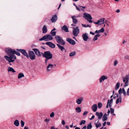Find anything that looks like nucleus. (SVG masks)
<instances>
[{
	"instance_id": "f257e3e1",
	"label": "nucleus",
	"mask_w": 129,
	"mask_h": 129,
	"mask_svg": "<svg viewBox=\"0 0 129 129\" xmlns=\"http://www.w3.org/2000/svg\"><path fill=\"white\" fill-rule=\"evenodd\" d=\"M43 57L46 58V61H48L49 59H51L53 55L49 51L44 52V53H41Z\"/></svg>"
},
{
	"instance_id": "f03ea898",
	"label": "nucleus",
	"mask_w": 129,
	"mask_h": 129,
	"mask_svg": "<svg viewBox=\"0 0 129 129\" xmlns=\"http://www.w3.org/2000/svg\"><path fill=\"white\" fill-rule=\"evenodd\" d=\"M53 39V37L52 36L49 34H47L40 39L39 41L44 40L45 41H48L52 40Z\"/></svg>"
},
{
	"instance_id": "7ed1b4c3",
	"label": "nucleus",
	"mask_w": 129,
	"mask_h": 129,
	"mask_svg": "<svg viewBox=\"0 0 129 129\" xmlns=\"http://www.w3.org/2000/svg\"><path fill=\"white\" fill-rule=\"evenodd\" d=\"M12 56V57L11 56H10V57H9V56L7 55H5L4 56L5 58L9 62V64L10 65H12L11 62H14L15 61V60L16 59V56L13 55Z\"/></svg>"
},
{
	"instance_id": "20e7f679",
	"label": "nucleus",
	"mask_w": 129,
	"mask_h": 129,
	"mask_svg": "<svg viewBox=\"0 0 129 129\" xmlns=\"http://www.w3.org/2000/svg\"><path fill=\"white\" fill-rule=\"evenodd\" d=\"M55 39L57 42L59 44L61 45H64L65 44V42L63 40L62 38L58 36H56L55 37Z\"/></svg>"
},
{
	"instance_id": "39448f33",
	"label": "nucleus",
	"mask_w": 129,
	"mask_h": 129,
	"mask_svg": "<svg viewBox=\"0 0 129 129\" xmlns=\"http://www.w3.org/2000/svg\"><path fill=\"white\" fill-rule=\"evenodd\" d=\"M83 17L89 22V23L92 22V21L91 20V19H92V17L89 14L86 13H84Z\"/></svg>"
},
{
	"instance_id": "423d86ee",
	"label": "nucleus",
	"mask_w": 129,
	"mask_h": 129,
	"mask_svg": "<svg viewBox=\"0 0 129 129\" xmlns=\"http://www.w3.org/2000/svg\"><path fill=\"white\" fill-rule=\"evenodd\" d=\"M129 80V74L126 75L124 77H123V81L124 83V86L125 87L128 85V80Z\"/></svg>"
},
{
	"instance_id": "0eeeda50",
	"label": "nucleus",
	"mask_w": 129,
	"mask_h": 129,
	"mask_svg": "<svg viewBox=\"0 0 129 129\" xmlns=\"http://www.w3.org/2000/svg\"><path fill=\"white\" fill-rule=\"evenodd\" d=\"M73 35L75 37L77 36L79 32V29L78 27H76V28L73 27Z\"/></svg>"
},
{
	"instance_id": "6e6552de",
	"label": "nucleus",
	"mask_w": 129,
	"mask_h": 129,
	"mask_svg": "<svg viewBox=\"0 0 129 129\" xmlns=\"http://www.w3.org/2000/svg\"><path fill=\"white\" fill-rule=\"evenodd\" d=\"M15 52V51L14 50L11 49H8L7 51L8 55L9 56V57H10L11 56L12 57V56H16L14 55V53Z\"/></svg>"
},
{
	"instance_id": "1a4fd4ad",
	"label": "nucleus",
	"mask_w": 129,
	"mask_h": 129,
	"mask_svg": "<svg viewBox=\"0 0 129 129\" xmlns=\"http://www.w3.org/2000/svg\"><path fill=\"white\" fill-rule=\"evenodd\" d=\"M28 55L29 57L31 59L33 60L35 59L36 55L33 51H29Z\"/></svg>"
},
{
	"instance_id": "9d476101",
	"label": "nucleus",
	"mask_w": 129,
	"mask_h": 129,
	"mask_svg": "<svg viewBox=\"0 0 129 129\" xmlns=\"http://www.w3.org/2000/svg\"><path fill=\"white\" fill-rule=\"evenodd\" d=\"M16 50L20 52L23 55L26 56L27 58H29L28 55L25 50L21 49H17Z\"/></svg>"
},
{
	"instance_id": "9b49d317",
	"label": "nucleus",
	"mask_w": 129,
	"mask_h": 129,
	"mask_svg": "<svg viewBox=\"0 0 129 129\" xmlns=\"http://www.w3.org/2000/svg\"><path fill=\"white\" fill-rule=\"evenodd\" d=\"M105 18H102L98 20L96 22H94V23L98 25H100L104 23Z\"/></svg>"
},
{
	"instance_id": "f8f14e48",
	"label": "nucleus",
	"mask_w": 129,
	"mask_h": 129,
	"mask_svg": "<svg viewBox=\"0 0 129 129\" xmlns=\"http://www.w3.org/2000/svg\"><path fill=\"white\" fill-rule=\"evenodd\" d=\"M122 93L123 94V95L125 96L126 94L125 92L124 88H120L118 91V94L119 95H121Z\"/></svg>"
},
{
	"instance_id": "ddd939ff",
	"label": "nucleus",
	"mask_w": 129,
	"mask_h": 129,
	"mask_svg": "<svg viewBox=\"0 0 129 129\" xmlns=\"http://www.w3.org/2000/svg\"><path fill=\"white\" fill-rule=\"evenodd\" d=\"M45 44L52 48H54L55 47V45L50 42H47Z\"/></svg>"
},
{
	"instance_id": "4468645a",
	"label": "nucleus",
	"mask_w": 129,
	"mask_h": 129,
	"mask_svg": "<svg viewBox=\"0 0 129 129\" xmlns=\"http://www.w3.org/2000/svg\"><path fill=\"white\" fill-rule=\"evenodd\" d=\"M33 50L35 53L38 56H41L42 52H40L39 50L37 49H33Z\"/></svg>"
},
{
	"instance_id": "2eb2a0df",
	"label": "nucleus",
	"mask_w": 129,
	"mask_h": 129,
	"mask_svg": "<svg viewBox=\"0 0 129 129\" xmlns=\"http://www.w3.org/2000/svg\"><path fill=\"white\" fill-rule=\"evenodd\" d=\"M82 37L83 40L84 41H87L88 39V34L86 33H85L84 34H83L82 35Z\"/></svg>"
},
{
	"instance_id": "dca6fc26",
	"label": "nucleus",
	"mask_w": 129,
	"mask_h": 129,
	"mask_svg": "<svg viewBox=\"0 0 129 129\" xmlns=\"http://www.w3.org/2000/svg\"><path fill=\"white\" fill-rule=\"evenodd\" d=\"M107 77L106 76L103 75L99 79V82L100 83H101L102 81H104L105 80L107 79Z\"/></svg>"
},
{
	"instance_id": "f3484780",
	"label": "nucleus",
	"mask_w": 129,
	"mask_h": 129,
	"mask_svg": "<svg viewBox=\"0 0 129 129\" xmlns=\"http://www.w3.org/2000/svg\"><path fill=\"white\" fill-rule=\"evenodd\" d=\"M66 40L71 44L74 45L75 44L76 42L75 41L72 39L69 38H67Z\"/></svg>"
},
{
	"instance_id": "a211bd4d",
	"label": "nucleus",
	"mask_w": 129,
	"mask_h": 129,
	"mask_svg": "<svg viewBox=\"0 0 129 129\" xmlns=\"http://www.w3.org/2000/svg\"><path fill=\"white\" fill-rule=\"evenodd\" d=\"M95 115L98 116V119H100L102 118L103 116V114L102 112L99 113L97 112L95 113Z\"/></svg>"
},
{
	"instance_id": "6ab92c4d",
	"label": "nucleus",
	"mask_w": 129,
	"mask_h": 129,
	"mask_svg": "<svg viewBox=\"0 0 129 129\" xmlns=\"http://www.w3.org/2000/svg\"><path fill=\"white\" fill-rule=\"evenodd\" d=\"M53 67V65L50 63L49 64L47 67V70L48 71L51 70Z\"/></svg>"
},
{
	"instance_id": "aec40b11",
	"label": "nucleus",
	"mask_w": 129,
	"mask_h": 129,
	"mask_svg": "<svg viewBox=\"0 0 129 129\" xmlns=\"http://www.w3.org/2000/svg\"><path fill=\"white\" fill-rule=\"evenodd\" d=\"M92 109L94 112H96L98 106L96 104H94L92 105L91 107Z\"/></svg>"
},
{
	"instance_id": "412c9836",
	"label": "nucleus",
	"mask_w": 129,
	"mask_h": 129,
	"mask_svg": "<svg viewBox=\"0 0 129 129\" xmlns=\"http://www.w3.org/2000/svg\"><path fill=\"white\" fill-rule=\"evenodd\" d=\"M85 7L84 6H79L78 7H76V9L79 11H84V10L83 9H85Z\"/></svg>"
},
{
	"instance_id": "4be33fe9",
	"label": "nucleus",
	"mask_w": 129,
	"mask_h": 129,
	"mask_svg": "<svg viewBox=\"0 0 129 129\" xmlns=\"http://www.w3.org/2000/svg\"><path fill=\"white\" fill-rule=\"evenodd\" d=\"M42 33H46L47 31V26L46 25L43 26L42 28Z\"/></svg>"
},
{
	"instance_id": "5701e85b",
	"label": "nucleus",
	"mask_w": 129,
	"mask_h": 129,
	"mask_svg": "<svg viewBox=\"0 0 129 129\" xmlns=\"http://www.w3.org/2000/svg\"><path fill=\"white\" fill-rule=\"evenodd\" d=\"M62 29L66 32H67L69 31L68 28L67 26L65 25H64L62 26Z\"/></svg>"
},
{
	"instance_id": "b1692460",
	"label": "nucleus",
	"mask_w": 129,
	"mask_h": 129,
	"mask_svg": "<svg viewBox=\"0 0 129 129\" xmlns=\"http://www.w3.org/2000/svg\"><path fill=\"white\" fill-rule=\"evenodd\" d=\"M57 19V17L56 15L54 16L51 19V20L52 22H55Z\"/></svg>"
},
{
	"instance_id": "393cba45",
	"label": "nucleus",
	"mask_w": 129,
	"mask_h": 129,
	"mask_svg": "<svg viewBox=\"0 0 129 129\" xmlns=\"http://www.w3.org/2000/svg\"><path fill=\"white\" fill-rule=\"evenodd\" d=\"M56 45L58 46V48L60 49L62 52L65 50V48L62 46H61L59 44H57Z\"/></svg>"
},
{
	"instance_id": "a878e982",
	"label": "nucleus",
	"mask_w": 129,
	"mask_h": 129,
	"mask_svg": "<svg viewBox=\"0 0 129 129\" xmlns=\"http://www.w3.org/2000/svg\"><path fill=\"white\" fill-rule=\"evenodd\" d=\"M83 100L82 98H80L76 100V103L78 104H80Z\"/></svg>"
},
{
	"instance_id": "bb28decb",
	"label": "nucleus",
	"mask_w": 129,
	"mask_h": 129,
	"mask_svg": "<svg viewBox=\"0 0 129 129\" xmlns=\"http://www.w3.org/2000/svg\"><path fill=\"white\" fill-rule=\"evenodd\" d=\"M113 99H111L110 100H108L107 104L108 105L109 107H111V104L113 102Z\"/></svg>"
},
{
	"instance_id": "cd10ccee",
	"label": "nucleus",
	"mask_w": 129,
	"mask_h": 129,
	"mask_svg": "<svg viewBox=\"0 0 129 129\" xmlns=\"http://www.w3.org/2000/svg\"><path fill=\"white\" fill-rule=\"evenodd\" d=\"M76 17L75 16H73L71 17V18L72 19L74 23L76 24L77 22V20L75 18Z\"/></svg>"
},
{
	"instance_id": "c85d7f7f",
	"label": "nucleus",
	"mask_w": 129,
	"mask_h": 129,
	"mask_svg": "<svg viewBox=\"0 0 129 129\" xmlns=\"http://www.w3.org/2000/svg\"><path fill=\"white\" fill-rule=\"evenodd\" d=\"M75 110L76 112L79 113L81 111V108L80 107H77L75 109Z\"/></svg>"
},
{
	"instance_id": "c756f323",
	"label": "nucleus",
	"mask_w": 129,
	"mask_h": 129,
	"mask_svg": "<svg viewBox=\"0 0 129 129\" xmlns=\"http://www.w3.org/2000/svg\"><path fill=\"white\" fill-rule=\"evenodd\" d=\"M24 77V75L23 73H19L18 75V79H20Z\"/></svg>"
},
{
	"instance_id": "7c9ffc66",
	"label": "nucleus",
	"mask_w": 129,
	"mask_h": 129,
	"mask_svg": "<svg viewBox=\"0 0 129 129\" xmlns=\"http://www.w3.org/2000/svg\"><path fill=\"white\" fill-rule=\"evenodd\" d=\"M107 115L106 114H105L103 116L102 118L103 120V121L106 120L108 119V117H107Z\"/></svg>"
},
{
	"instance_id": "2f4dec72",
	"label": "nucleus",
	"mask_w": 129,
	"mask_h": 129,
	"mask_svg": "<svg viewBox=\"0 0 129 129\" xmlns=\"http://www.w3.org/2000/svg\"><path fill=\"white\" fill-rule=\"evenodd\" d=\"M14 124L16 126H18L19 125V122L18 120H16L14 122Z\"/></svg>"
},
{
	"instance_id": "473e14b6",
	"label": "nucleus",
	"mask_w": 129,
	"mask_h": 129,
	"mask_svg": "<svg viewBox=\"0 0 129 129\" xmlns=\"http://www.w3.org/2000/svg\"><path fill=\"white\" fill-rule=\"evenodd\" d=\"M8 71L9 72H12L13 73L15 72V71L14 69L12 67H9L8 68Z\"/></svg>"
},
{
	"instance_id": "72a5a7b5",
	"label": "nucleus",
	"mask_w": 129,
	"mask_h": 129,
	"mask_svg": "<svg viewBox=\"0 0 129 129\" xmlns=\"http://www.w3.org/2000/svg\"><path fill=\"white\" fill-rule=\"evenodd\" d=\"M120 83L117 82L116 83L115 88V90H117L118 89L120 86Z\"/></svg>"
},
{
	"instance_id": "f704fd0d",
	"label": "nucleus",
	"mask_w": 129,
	"mask_h": 129,
	"mask_svg": "<svg viewBox=\"0 0 129 129\" xmlns=\"http://www.w3.org/2000/svg\"><path fill=\"white\" fill-rule=\"evenodd\" d=\"M121 98L120 97L118 98L116 100V103L118 104L119 103H121Z\"/></svg>"
},
{
	"instance_id": "c9c22d12",
	"label": "nucleus",
	"mask_w": 129,
	"mask_h": 129,
	"mask_svg": "<svg viewBox=\"0 0 129 129\" xmlns=\"http://www.w3.org/2000/svg\"><path fill=\"white\" fill-rule=\"evenodd\" d=\"M50 34L52 36H55L56 32L55 31H51L50 32Z\"/></svg>"
},
{
	"instance_id": "e433bc0d",
	"label": "nucleus",
	"mask_w": 129,
	"mask_h": 129,
	"mask_svg": "<svg viewBox=\"0 0 129 129\" xmlns=\"http://www.w3.org/2000/svg\"><path fill=\"white\" fill-rule=\"evenodd\" d=\"M76 53V52L75 51H74L70 53L69 56L70 57H72L75 55Z\"/></svg>"
},
{
	"instance_id": "4c0bfd02",
	"label": "nucleus",
	"mask_w": 129,
	"mask_h": 129,
	"mask_svg": "<svg viewBox=\"0 0 129 129\" xmlns=\"http://www.w3.org/2000/svg\"><path fill=\"white\" fill-rule=\"evenodd\" d=\"M102 106V104L101 103L99 102L98 103V107L99 108H101Z\"/></svg>"
},
{
	"instance_id": "58836bf2",
	"label": "nucleus",
	"mask_w": 129,
	"mask_h": 129,
	"mask_svg": "<svg viewBox=\"0 0 129 129\" xmlns=\"http://www.w3.org/2000/svg\"><path fill=\"white\" fill-rule=\"evenodd\" d=\"M92 127V126L90 123L88 124L87 126V129H91Z\"/></svg>"
},
{
	"instance_id": "ea45409f",
	"label": "nucleus",
	"mask_w": 129,
	"mask_h": 129,
	"mask_svg": "<svg viewBox=\"0 0 129 129\" xmlns=\"http://www.w3.org/2000/svg\"><path fill=\"white\" fill-rule=\"evenodd\" d=\"M85 122H86V121L85 120H82L81 121L79 124L80 125H81L83 124H85Z\"/></svg>"
},
{
	"instance_id": "a19ab883",
	"label": "nucleus",
	"mask_w": 129,
	"mask_h": 129,
	"mask_svg": "<svg viewBox=\"0 0 129 129\" xmlns=\"http://www.w3.org/2000/svg\"><path fill=\"white\" fill-rule=\"evenodd\" d=\"M95 125L97 128H98L99 127H100L101 126V124L100 123H95Z\"/></svg>"
},
{
	"instance_id": "79ce46f5",
	"label": "nucleus",
	"mask_w": 129,
	"mask_h": 129,
	"mask_svg": "<svg viewBox=\"0 0 129 129\" xmlns=\"http://www.w3.org/2000/svg\"><path fill=\"white\" fill-rule=\"evenodd\" d=\"M20 123L21 127H23L24 125V121H23L22 120H21L20 122Z\"/></svg>"
},
{
	"instance_id": "37998d69",
	"label": "nucleus",
	"mask_w": 129,
	"mask_h": 129,
	"mask_svg": "<svg viewBox=\"0 0 129 129\" xmlns=\"http://www.w3.org/2000/svg\"><path fill=\"white\" fill-rule=\"evenodd\" d=\"M104 31V29L103 28H102L99 30V33H103Z\"/></svg>"
},
{
	"instance_id": "c03bdc74",
	"label": "nucleus",
	"mask_w": 129,
	"mask_h": 129,
	"mask_svg": "<svg viewBox=\"0 0 129 129\" xmlns=\"http://www.w3.org/2000/svg\"><path fill=\"white\" fill-rule=\"evenodd\" d=\"M118 61L117 60H115L114 62V66H116L117 64L118 63Z\"/></svg>"
},
{
	"instance_id": "a18cd8bd",
	"label": "nucleus",
	"mask_w": 129,
	"mask_h": 129,
	"mask_svg": "<svg viewBox=\"0 0 129 129\" xmlns=\"http://www.w3.org/2000/svg\"><path fill=\"white\" fill-rule=\"evenodd\" d=\"M15 54L18 56H20V53L18 51H15V52L14 53V54Z\"/></svg>"
},
{
	"instance_id": "49530a36",
	"label": "nucleus",
	"mask_w": 129,
	"mask_h": 129,
	"mask_svg": "<svg viewBox=\"0 0 129 129\" xmlns=\"http://www.w3.org/2000/svg\"><path fill=\"white\" fill-rule=\"evenodd\" d=\"M110 112L111 114H113L114 112V110L112 108H110Z\"/></svg>"
},
{
	"instance_id": "de8ad7c7",
	"label": "nucleus",
	"mask_w": 129,
	"mask_h": 129,
	"mask_svg": "<svg viewBox=\"0 0 129 129\" xmlns=\"http://www.w3.org/2000/svg\"><path fill=\"white\" fill-rule=\"evenodd\" d=\"M50 116L51 117H53L54 116V113L53 112L50 115Z\"/></svg>"
},
{
	"instance_id": "09e8293b",
	"label": "nucleus",
	"mask_w": 129,
	"mask_h": 129,
	"mask_svg": "<svg viewBox=\"0 0 129 129\" xmlns=\"http://www.w3.org/2000/svg\"><path fill=\"white\" fill-rule=\"evenodd\" d=\"M88 113V112L87 111H84L83 114V115H86Z\"/></svg>"
},
{
	"instance_id": "8fccbe9b",
	"label": "nucleus",
	"mask_w": 129,
	"mask_h": 129,
	"mask_svg": "<svg viewBox=\"0 0 129 129\" xmlns=\"http://www.w3.org/2000/svg\"><path fill=\"white\" fill-rule=\"evenodd\" d=\"M97 38H98V37H96V36H94V37L93 38V40L94 41H95L96 40L98 39Z\"/></svg>"
},
{
	"instance_id": "3c124183",
	"label": "nucleus",
	"mask_w": 129,
	"mask_h": 129,
	"mask_svg": "<svg viewBox=\"0 0 129 129\" xmlns=\"http://www.w3.org/2000/svg\"><path fill=\"white\" fill-rule=\"evenodd\" d=\"M124 58L126 60H129V56L128 55L125 56Z\"/></svg>"
},
{
	"instance_id": "603ef678",
	"label": "nucleus",
	"mask_w": 129,
	"mask_h": 129,
	"mask_svg": "<svg viewBox=\"0 0 129 129\" xmlns=\"http://www.w3.org/2000/svg\"><path fill=\"white\" fill-rule=\"evenodd\" d=\"M127 94L128 95H129V88L127 89Z\"/></svg>"
},
{
	"instance_id": "864d4df0",
	"label": "nucleus",
	"mask_w": 129,
	"mask_h": 129,
	"mask_svg": "<svg viewBox=\"0 0 129 129\" xmlns=\"http://www.w3.org/2000/svg\"><path fill=\"white\" fill-rule=\"evenodd\" d=\"M61 123L62 124L64 125L65 124V122L64 120H62L61 121Z\"/></svg>"
},
{
	"instance_id": "5fc2aeb1",
	"label": "nucleus",
	"mask_w": 129,
	"mask_h": 129,
	"mask_svg": "<svg viewBox=\"0 0 129 129\" xmlns=\"http://www.w3.org/2000/svg\"><path fill=\"white\" fill-rule=\"evenodd\" d=\"M95 36H96V37H98L100 36L101 34L99 33H98L97 35H96Z\"/></svg>"
},
{
	"instance_id": "6e6d98bb",
	"label": "nucleus",
	"mask_w": 129,
	"mask_h": 129,
	"mask_svg": "<svg viewBox=\"0 0 129 129\" xmlns=\"http://www.w3.org/2000/svg\"><path fill=\"white\" fill-rule=\"evenodd\" d=\"M94 117V116L93 115L92 117H91V118H90V120H92V119H93Z\"/></svg>"
},
{
	"instance_id": "4d7b16f0",
	"label": "nucleus",
	"mask_w": 129,
	"mask_h": 129,
	"mask_svg": "<svg viewBox=\"0 0 129 129\" xmlns=\"http://www.w3.org/2000/svg\"><path fill=\"white\" fill-rule=\"evenodd\" d=\"M82 26L84 27H86V24H82Z\"/></svg>"
},
{
	"instance_id": "13d9d810",
	"label": "nucleus",
	"mask_w": 129,
	"mask_h": 129,
	"mask_svg": "<svg viewBox=\"0 0 129 129\" xmlns=\"http://www.w3.org/2000/svg\"><path fill=\"white\" fill-rule=\"evenodd\" d=\"M50 121L49 119H45V121L46 122H49Z\"/></svg>"
},
{
	"instance_id": "bf43d9fd",
	"label": "nucleus",
	"mask_w": 129,
	"mask_h": 129,
	"mask_svg": "<svg viewBox=\"0 0 129 129\" xmlns=\"http://www.w3.org/2000/svg\"><path fill=\"white\" fill-rule=\"evenodd\" d=\"M106 121L104 122V123H103V126H105L106 125Z\"/></svg>"
},
{
	"instance_id": "052dcab7",
	"label": "nucleus",
	"mask_w": 129,
	"mask_h": 129,
	"mask_svg": "<svg viewBox=\"0 0 129 129\" xmlns=\"http://www.w3.org/2000/svg\"><path fill=\"white\" fill-rule=\"evenodd\" d=\"M86 126H84L82 129H86Z\"/></svg>"
},
{
	"instance_id": "680f3d73",
	"label": "nucleus",
	"mask_w": 129,
	"mask_h": 129,
	"mask_svg": "<svg viewBox=\"0 0 129 129\" xmlns=\"http://www.w3.org/2000/svg\"><path fill=\"white\" fill-rule=\"evenodd\" d=\"M116 96H117V97H118V94H114V98H115V97H116Z\"/></svg>"
},
{
	"instance_id": "e2e57ef3",
	"label": "nucleus",
	"mask_w": 129,
	"mask_h": 129,
	"mask_svg": "<svg viewBox=\"0 0 129 129\" xmlns=\"http://www.w3.org/2000/svg\"><path fill=\"white\" fill-rule=\"evenodd\" d=\"M127 42V41H125L124 40L123 41L122 43L123 44H124L125 43H126Z\"/></svg>"
},
{
	"instance_id": "0e129e2a",
	"label": "nucleus",
	"mask_w": 129,
	"mask_h": 129,
	"mask_svg": "<svg viewBox=\"0 0 129 129\" xmlns=\"http://www.w3.org/2000/svg\"><path fill=\"white\" fill-rule=\"evenodd\" d=\"M99 33V30H96L95 32V33L96 34H98Z\"/></svg>"
},
{
	"instance_id": "69168bd1",
	"label": "nucleus",
	"mask_w": 129,
	"mask_h": 129,
	"mask_svg": "<svg viewBox=\"0 0 129 129\" xmlns=\"http://www.w3.org/2000/svg\"><path fill=\"white\" fill-rule=\"evenodd\" d=\"M110 111L109 110H108L107 112V113L108 114V115H107L108 116L109 115V114L110 113Z\"/></svg>"
},
{
	"instance_id": "338daca9",
	"label": "nucleus",
	"mask_w": 129,
	"mask_h": 129,
	"mask_svg": "<svg viewBox=\"0 0 129 129\" xmlns=\"http://www.w3.org/2000/svg\"><path fill=\"white\" fill-rule=\"evenodd\" d=\"M24 129H28V127L27 126H25L24 127Z\"/></svg>"
},
{
	"instance_id": "774afa93",
	"label": "nucleus",
	"mask_w": 129,
	"mask_h": 129,
	"mask_svg": "<svg viewBox=\"0 0 129 129\" xmlns=\"http://www.w3.org/2000/svg\"><path fill=\"white\" fill-rule=\"evenodd\" d=\"M120 10L119 9H118L116 11V12L117 13H119L120 12Z\"/></svg>"
}]
</instances>
